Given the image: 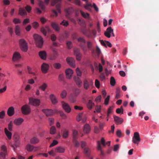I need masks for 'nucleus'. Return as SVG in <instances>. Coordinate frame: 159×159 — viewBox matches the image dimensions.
Here are the masks:
<instances>
[{"label":"nucleus","mask_w":159,"mask_h":159,"mask_svg":"<svg viewBox=\"0 0 159 159\" xmlns=\"http://www.w3.org/2000/svg\"><path fill=\"white\" fill-rule=\"evenodd\" d=\"M53 67L56 69H59L61 67V65L58 63H55L53 64Z\"/></svg>","instance_id":"8fccbe9b"},{"label":"nucleus","mask_w":159,"mask_h":159,"mask_svg":"<svg viewBox=\"0 0 159 159\" xmlns=\"http://www.w3.org/2000/svg\"><path fill=\"white\" fill-rule=\"evenodd\" d=\"M51 26L52 28L56 31L58 32L60 30V28L58 24L55 22H52L51 23Z\"/></svg>","instance_id":"6ab92c4d"},{"label":"nucleus","mask_w":159,"mask_h":159,"mask_svg":"<svg viewBox=\"0 0 159 159\" xmlns=\"http://www.w3.org/2000/svg\"><path fill=\"white\" fill-rule=\"evenodd\" d=\"M66 46L67 48L70 49L72 48V43L71 41H68L66 42Z\"/></svg>","instance_id":"5fc2aeb1"},{"label":"nucleus","mask_w":159,"mask_h":159,"mask_svg":"<svg viewBox=\"0 0 159 159\" xmlns=\"http://www.w3.org/2000/svg\"><path fill=\"white\" fill-rule=\"evenodd\" d=\"M33 27L35 29H37L39 26V24L37 22H34L32 24Z\"/></svg>","instance_id":"680f3d73"},{"label":"nucleus","mask_w":159,"mask_h":159,"mask_svg":"<svg viewBox=\"0 0 159 159\" xmlns=\"http://www.w3.org/2000/svg\"><path fill=\"white\" fill-rule=\"evenodd\" d=\"M68 130L66 129H63L62 131V137L64 139H66L68 137Z\"/></svg>","instance_id":"c85d7f7f"},{"label":"nucleus","mask_w":159,"mask_h":159,"mask_svg":"<svg viewBox=\"0 0 159 159\" xmlns=\"http://www.w3.org/2000/svg\"><path fill=\"white\" fill-rule=\"evenodd\" d=\"M113 107L112 106L108 108L107 112V116L108 117L110 114L111 113Z\"/></svg>","instance_id":"4d7b16f0"},{"label":"nucleus","mask_w":159,"mask_h":159,"mask_svg":"<svg viewBox=\"0 0 159 159\" xmlns=\"http://www.w3.org/2000/svg\"><path fill=\"white\" fill-rule=\"evenodd\" d=\"M100 80L102 81H103V80H104L105 79V76L104 73H102L101 74L100 76Z\"/></svg>","instance_id":"338daca9"},{"label":"nucleus","mask_w":159,"mask_h":159,"mask_svg":"<svg viewBox=\"0 0 159 159\" xmlns=\"http://www.w3.org/2000/svg\"><path fill=\"white\" fill-rule=\"evenodd\" d=\"M13 127V123L12 121H10L8 125V129L9 131L12 130V127Z\"/></svg>","instance_id":"864d4df0"},{"label":"nucleus","mask_w":159,"mask_h":159,"mask_svg":"<svg viewBox=\"0 0 159 159\" xmlns=\"http://www.w3.org/2000/svg\"><path fill=\"white\" fill-rule=\"evenodd\" d=\"M21 111L23 114L27 115L30 113L31 109L29 106L25 105L21 107Z\"/></svg>","instance_id":"423d86ee"},{"label":"nucleus","mask_w":159,"mask_h":159,"mask_svg":"<svg viewBox=\"0 0 159 159\" xmlns=\"http://www.w3.org/2000/svg\"><path fill=\"white\" fill-rule=\"evenodd\" d=\"M73 139H76L78 136V132L75 130H74L73 132Z\"/></svg>","instance_id":"603ef678"},{"label":"nucleus","mask_w":159,"mask_h":159,"mask_svg":"<svg viewBox=\"0 0 159 159\" xmlns=\"http://www.w3.org/2000/svg\"><path fill=\"white\" fill-rule=\"evenodd\" d=\"M84 153L86 156L89 157L90 154V149L88 147L85 148L84 149Z\"/></svg>","instance_id":"72a5a7b5"},{"label":"nucleus","mask_w":159,"mask_h":159,"mask_svg":"<svg viewBox=\"0 0 159 159\" xmlns=\"http://www.w3.org/2000/svg\"><path fill=\"white\" fill-rule=\"evenodd\" d=\"M29 103L30 105L34 106H38L40 104V100L37 98H29Z\"/></svg>","instance_id":"39448f33"},{"label":"nucleus","mask_w":159,"mask_h":159,"mask_svg":"<svg viewBox=\"0 0 159 159\" xmlns=\"http://www.w3.org/2000/svg\"><path fill=\"white\" fill-rule=\"evenodd\" d=\"M120 89L119 88H117L116 91V96L115 98L118 99L120 98Z\"/></svg>","instance_id":"4c0bfd02"},{"label":"nucleus","mask_w":159,"mask_h":159,"mask_svg":"<svg viewBox=\"0 0 159 159\" xmlns=\"http://www.w3.org/2000/svg\"><path fill=\"white\" fill-rule=\"evenodd\" d=\"M97 149L98 151H100L101 152V155L103 156L104 155V153L102 150V146L101 144V142L100 141H97Z\"/></svg>","instance_id":"7c9ffc66"},{"label":"nucleus","mask_w":159,"mask_h":159,"mask_svg":"<svg viewBox=\"0 0 159 159\" xmlns=\"http://www.w3.org/2000/svg\"><path fill=\"white\" fill-rule=\"evenodd\" d=\"M5 133L7 137L9 139H11V138L12 134L7 129L5 128L4 129Z\"/></svg>","instance_id":"2f4dec72"},{"label":"nucleus","mask_w":159,"mask_h":159,"mask_svg":"<svg viewBox=\"0 0 159 159\" xmlns=\"http://www.w3.org/2000/svg\"><path fill=\"white\" fill-rule=\"evenodd\" d=\"M53 57L51 58L52 60H55L58 56V53L57 51L55 50H53Z\"/></svg>","instance_id":"a18cd8bd"},{"label":"nucleus","mask_w":159,"mask_h":159,"mask_svg":"<svg viewBox=\"0 0 159 159\" xmlns=\"http://www.w3.org/2000/svg\"><path fill=\"white\" fill-rule=\"evenodd\" d=\"M94 103L91 100H89L87 105L88 108L89 110H91L92 109L93 107L94 106Z\"/></svg>","instance_id":"473e14b6"},{"label":"nucleus","mask_w":159,"mask_h":159,"mask_svg":"<svg viewBox=\"0 0 159 159\" xmlns=\"http://www.w3.org/2000/svg\"><path fill=\"white\" fill-rule=\"evenodd\" d=\"M61 104L63 108L66 112L69 113L71 109L69 104L64 101L61 102Z\"/></svg>","instance_id":"1a4fd4ad"},{"label":"nucleus","mask_w":159,"mask_h":159,"mask_svg":"<svg viewBox=\"0 0 159 159\" xmlns=\"http://www.w3.org/2000/svg\"><path fill=\"white\" fill-rule=\"evenodd\" d=\"M49 98L53 104L55 105L57 103L58 101L54 94H51L49 95Z\"/></svg>","instance_id":"dca6fc26"},{"label":"nucleus","mask_w":159,"mask_h":159,"mask_svg":"<svg viewBox=\"0 0 159 159\" xmlns=\"http://www.w3.org/2000/svg\"><path fill=\"white\" fill-rule=\"evenodd\" d=\"M13 138L14 141L17 142L19 139V136L17 134H15L13 135Z\"/></svg>","instance_id":"69168bd1"},{"label":"nucleus","mask_w":159,"mask_h":159,"mask_svg":"<svg viewBox=\"0 0 159 159\" xmlns=\"http://www.w3.org/2000/svg\"><path fill=\"white\" fill-rule=\"evenodd\" d=\"M124 110L122 106L120 108H117L116 110V112L118 114H123Z\"/></svg>","instance_id":"c03bdc74"},{"label":"nucleus","mask_w":159,"mask_h":159,"mask_svg":"<svg viewBox=\"0 0 159 159\" xmlns=\"http://www.w3.org/2000/svg\"><path fill=\"white\" fill-rule=\"evenodd\" d=\"M65 11L66 12V16L68 17L69 15L72 14L74 11V9L72 7H69L65 9Z\"/></svg>","instance_id":"5701e85b"},{"label":"nucleus","mask_w":159,"mask_h":159,"mask_svg":"<svg viewBox=\"0 0 159 159\" xmlns=\"http://www.w3.org/2000/svg\"><path fill=\"white\" fill-rule=\"evenodd\" d=\"M24 121V119L21 118L16 119L14 120L13 122L15 125L17 126L21 125Z\"/></svg>","instance_id":"a211bd4d"},{"label":"nucleus","mask_w":159,"mask_h":159,"mask_svg":"<svg viewBox=\"0 0 159 159\" xmlns=\"http://www.w3.org/2000/svg\"><path fill=\"white\" fill-rule=\"evenodd\" d=\"M19 43L21 50L23 52H26L28 50L27 43L25 40L23 39L20 40Z\"/></svg>","instance_id":"7ed1b4c3"},{"label":"nucleus","mask_w":159,"mask_h":159,"mask_svg":"<svg viewBox=\"0 0 159 159\" xmlns=\"http://www.w3.org/2000/svg\"><path fill=\"white\" fill-rule=\"evenodd\" d=\"M56 128L54 126H52L50 129V133L52 134H54L56 133Z\"/></svg>","instance_id":"37998d69"},{"label":"nucleus","mask_w":159,"mask_h":159,"mask_svg":"<svg viewBox=\"0 0 159 159\" xmlns=\"http://www.w3.org/2000/svg\"><path fill=\"white\" fill-rule=\"evenodd\" d=\"M100 41L101 44L105 47H107V46H108L109 47H112L111 43L108 41H104L102 40H100Z\"/></svg>","instance_id":"b1692460"},{"label":"nucleus","mask_w":159,"mask_h":159,"mask_svg":"<svg viewBox=\"0 0 159 159\" xmlns=\"http://www.w3.org/2000/svg\"><path fill=\"white\" fill-rule=\"evenodd\" d=\"M15 33L17 35H19L20 34V28L18 25H16L15 26Z\"/></svg>","instance_id":"58836bf2"},{"label":"nucleus","mask_w":159,"mask_h":159,"mask_svg":"<svg viewBox=\"0 0 159 159\" xmlns=\"http://www.w3.org/2000/svg\"><path fill=\"white\" fill-rule=\"evenodd\" d=\"M93 84V82L91 80H87L85 79L84 82V88L87 90L89 89L90 87L92 86Z\"/></svg>","instance_id":"6e6552de"},{"label":"nucleus","mask_w":159,"mask_h":159,"mask_svg":"<svg viewBox=\"0 0 159 159\" xmlns=\"http://www.w3.org/2000/svg\"><path fill=\"white\" fill-rule=\"evenodd\" d=\"M33 37L37 46L39 48H41L43 42L42 37L37 34H34Z\"/></svg>","instance_id":"f257e3e1"},{"label":"nucleus","mask_w":159,"mask_h":159,"mask_svg":"<svg viewBox=\"0 0 159 159\" xmlns=\"http://www.w3.org/2000/svg\"><path fill=\"white\" fill-rule=\"evenodd\" d=\"M50 29L48 26H46L45 27H42L41 29V32L45 35L47 34V32H50Z\"/></svg>","instance_id":"412c9836"},{"label":"nucleus","mask_w":159,"mask_h":159,"mask_svg":"<svg viewBox=\"0 0 159 159\" xmlns=\"http://www.w3.org/2000/svg\"><path fill=\"white\" fill-rule=\"evenodd\" d=\"M39 142V139L37 137H34L30 140V142L33 144H35L38 143Z\"/></svg>","instance_id":"c756f323"},{"label":"nucleus","mask_w":159,"mask_h":159,"mask_svg":"<svg viewBox=\"0 0 159 159\" xmlns=\"http://www.w3.org/2000/svg\"><path fill=\"white\" fill-rule=\"evenodd\" d=\"M114 118L116 124L117 125L121 124L124 121L122 118L116 116H114Z\"/></svg>","instance_id":"2eb2a0df"},{"label":"nucleus","mask_w":159,"mask_h":159,"mask_svg":"<svg viewBox=\"0 0 159 159\" xmlns=\"http://www.w3.org/2000/svg\"><path fill=\"white\" fill-rule=\"evenodd\" d=\"M42 111L46 116H51L53 113V111L51 109H43Z\"/></svg>","instance_id":"f3484780"},{"label":"nucleus","mask_w":159,"mask_h":159,"mask_svg":"<svg viewBox=\"0 0 159 159\" xmlns=\"http://www.w3.org/2000/svg\"><path fill=\"white\" fill-rule=\"evenodd\" d=\"M67 95V92L65 90H63L60 94V96L62 98H65Z\"/></svg>","instance_id":"49530a36"},{"label":"nucleus","mask_w":159,"mask_h":159,"mask_svg":"<svg viewBox=\"0 0 159 159\" xmlns=\"http://www.w3.org/2000/svg\"><path fill=\"white\" fill-rule=\"evenodd\" d=\"M47 87L48 85L47 84L45 83H43L39 87V88L43 91H44Z\"/></svg>","instance_id":"79ce46f5"},{"label":"nucleus","mask_w":159,"mask_h":159,"mask_svg":"<svg viewBox=\"0 0 159 159\" xmlns=\"http://www.w3.org/2000/svg\"><path fill=\"white\" fill-rule=\"evenodd\" d=\"M7 114L10 116H13L15 114L14 108L11 107H9L7 111Z\"/></svg>","instance_id":"4be33fe9"},{"label":"nucleus","mask_w":159,"mask_h":159,"mask_svg":"<svg viewBox=\"0 0 159 159\" xmlns=\"http://www.w3.org/2000/svg\"><path fill=\"white\" fill-rule=\"evenodd\" d=\"M65 149L61 147H59L55 149V152L57 153H63L64 152Z\"/></svg>","instance_id":"cd10ccee"},{"label":"nucleus","mask_w":159,"mask_h":159,"mask_svg":"<svg viewBox=\"0 0 159 159\" xmlns=\"http://www.w3.org/2000/svg\"><path fill=\"white\" fill-rule=\"evenodd\" d=\"M113 31V29H112L111 27H109L107 29L106 31L104 32V35L107 37L110 38L111 36V34Z\"/></svg>","instance_id":"ddd939ff"},{"label":"nucleus","mask_w":159,"mask_h":159,"mask_svg":"<svg viewBox=\"0 0 159 159\" xmlns=\"http://www.w3.org/2000/svg\"><path fill=\"white\" fill-rule=\"evenodd\" d=\"M19 14L21 16H23L26 15L27 13L25 9L22 8H20L19 10Z\"/></svg>","instance_id":"f704fd0d"},{"label":"nucleus","mask_w":159,"mask_h":159,"mask_svg":"<svg viewBox=\"0 0 159 159\" xmlns=\"http://www.w3.org/2000/svg\"><path fill=\"white\" fill-rule=\"evenodd\" d=\"M68 63L73 68L75 67V60L72 57H67L66 59Z\"/></svg>","instance_id":"f8f14e48"},{"label":"nucleus","mask_w":159,"mask_h":159,"mask_svg":"<svg viewBox=\"0 0 159 159\" xmlns=\"http://www.w3.org/2000/svg\"><path fill=\"white\" fill-rule=\"evenodd\" d=\"M95 110L97 112L99 113L101 110V106L100 105H97L95 107Z\"/></svg>","instance_id":"e2e57ef3"},{"label":"nucleus","mask_w":159,"mask_h":159,"mask_svg":"<svg viewBox=\"0 0 159 159\" xmlns=\"http://www.w3.org/2000/svg\"><path fill=\"white\" fill-rule=\"evenodd\" d=\"M86 43L88 49H91L93 47V43L90 40L87 41Z\"/></svg>","instance_id":"e433bc0d"},{"label":"nucleus","mask_w":159,"mask_h":159,"mask_svg":"<svg viewBox=\"0 0 159 159\" xmlns=\"http://www.w3.org/2000/svg\"><path fill=\"white\" fill-rule=\"evenodd\" d=\"M78 41L80 43V46L81 48L83 51L86 52L87 51V49L85 46V44L86 41L83 37H80L77 38Z\"/></svg>","instance_id":"f03ea898"},{"label":"nucleus","mask_w":159,"mask_h":159,"mask_svg":"<svg viewBox=\"0 0 159 159\" xmlns=\"http://www.w3.org/2000/svg\"><path fill=\"white\" fill-rule=\"evenodd\" d=\"M86 4L84 5V8L89 11H91V8L92 7V5L91 3H86Z\"/></svg>","instance_id":"ea45409f"},{"label":"nucleus","mask_w":159,"mask_h":159,"mask_svg":"<svg viewBox=\"0 0 159 159\" xmlns=\"http://www.w3.org/2000/svg\"><path fill=\"white\" fill-rule=\"evenodd\" d=\"M80 12L82 16L84 18L88 20L90 19L89 15L88 13H84L81 10H80Z\"/></svg>","instance_id":"c9c22d12"},{"label":"nucleus","mask_w":159,"mask_h":159,"mask_svg":"<svg viewBox=\"0 0 159 159\" xmlns=\"http://www.w3.org/2000/svg\"><path fill=\"white\" fill-rule=\"evenodd\" d=\"M50 1V0H44V2L41 1H39V5L41 9L42 10H45V4L46 5H48L49 2Z\"/></svg>","instance_id":"9d476101"},{"label":"nucleus","mask_w":159,"mask_h":159,"mask_svg":"<svg viewBox=\"0 0 159 159\" xmlns=\"http://www.w3.org/2000/svg\"><path fill=\"white\" fill-rule=\"evenodd\" d=\"M7 155V148L5 144L2 145L1 147V157L5 159Z\"/></svg>","instance_id":"20e7f679"},{"label":"nucleus","mask_w":159,"mask_h":159,"mask_svg":"<svg viewBox=\"0 0 159 159\" xmlns=\"http://www.w3.org/2000/svg\"><path fill=\"white\" fill-rule=\"evenodd\" d=\"M61 1V0H52L51 3V5L54 6L56 3L60 2Z\"/></svg>","instance_id":"13d9d810"},{"label":"nucleus","mask_w":159,"mask_h":159,"mask_svg":"<svg viewBox=\"0 0 159 159\" xmlns=\"http://www.w3.org/2000/svg\"><path fill=\"white\" fill-rule=\"evenodd\" d=\"M27 69L28 72L29 74H31L34 75H35V73L33 71L32 69L30 67L28 66Z\"/></svg>","instance_id":"de8ad7c7"},{"label":"nucleus","mask_w":159,"mask_h":159,"mask_svg":"<svg viewBox=\"0 0 159 159\" xmlns=\"http://www.w3.org/2000/svg\"><path fill=\"white\" fill-rule=\"evenodd\" d=\"M95 86L98 88H99L100 87V82L99 81L96 79L95 81Z\"/></svg>","instance_id":"0e129e2a"},{"label":"nucleus","mask_w":159,"mask_h":159,"mask_svg":"<svg viewBox=\"0 0 159 159\" xmlns=\"http://www.w3.org/2000/svg\"><path fill=\"white\" fill-rule=\"evenodd\" d=\"M20 58V54L17 52H15L13 54L12 60L14 61H19Z\"/></svg>","instance_id":"9b49d317"},{"label":"nucleus","mask_w":159,"mask_h":159,"mask_svg":"<svg viewBox=\"0 0 159 159\" xmlns=\"http://www.w3.org/2000/svg\"><path fill=\"white\" fill-rule=\"evenodd\" d=\"M60 24L61 25L66 27L69 25V23L68 21H66L65 20H63L61 23Z\"/></svg>","instance_id":"3c124183"},{"label":"nucleus","mask_w":159,"mask_h":159,"mask_svg":"<svg viewBox=\"0 0 159 159\" xmlns=\"http://www.w3.org/2000/svg\"><path fill=\"white\" fill-rule=\"evenodd\" d=\"M65 73L67 78L68 79H70L73 73V71L70 69H68L66 70Z\"/></svg>","instance_id":"aec40b11"},{"label":"nucleus","mask_w":159,"mask_h":159,"mask_svg":"<svg viewBox=\"0 0 159 159\" xmlns=\"http://www.w3.org/2000/svg\"><path fill=\"white\" fill-rule=\"evenodd\" d=\"M49 68V66L48 64L43 63L41 65V69L42 72L43 73H46Z\"/></svg>","instance_id":"4468645a"},{"label":"nucleus","mask_w":159,"mask_h":159,"mask_svg":"<svg viewBox=\"0 0 159 159\" xmlns=\"http://www.w3.org/2000/svg\"><path fill=\"white\" fill-rule=\"evenodd\" d=\"M39 55L42 59L45 60L47 57V54L45 51H41L39 52Z\"/></svg>","instance_id":"a878e982"},{"label":"nucleus","mask_w":159,"mask_h":159,"mask_svg":"<svg viewBox=\"0 0 159 159\" xmlns=\"http://www.w3.org/2000/svg\"><path fill=\"white\" fill-rule=\"evenodd\" d=\"M110 83L111 85L112 86H114L115 85L116 80L113 77H111Z\"/></svg>","instance_id":"09e8293b"},{"label":"nucleus","mask_w":159,"mask_h":159,"mask_svg":"<svg viewBox=\"0 0 159 159\" xmlns=\"http://www.w3.org/2000/svg\"><path fill=\"white\" fill-rule=\"evenodd\" d=\"M49 123L50 125H52L54 123V120L52 118H48Z\"/></svg>","instance_id":"6e6d98bb"},{"label":"nucleus","mask_w":159,"mask_h":159,"mask_svg":"<svg viewBox=\"0 0 159 159\" xmlns=\"http://www.w3.org/2000/svg\"><path fill=\"white\" fill-rule=\"evenodd\" d=\"M110 96L109 95H108L107 98H106L105 100L104 104L105 105H107L108 104L109 102V99Z\"/></svg>","instance_id":"052dcab7"},{"label":"nucleus","mask_w":159,"mask_h":159,"mask_svg":"<svg viewBox=\"0 0 159 159\" xmlns=\"http://www.w3.org/2000/svg\"><path fill=\"white\" fill-rule=\"evenodd\" d=\"M140 141V138L139 133L135 132L134 133L132 138V142L135 144H138Z\"/></svg>","instance_id":"0eeeda50"},{"label":"nucleus","mask_w":159,"mask_h":159,"mask_svg":"<svg viewBox=\"0 0 159 159\" xmlns=\"http://www.w3.org/2000/svg\"><path fill=\"white\" fill-rule=\"evenodd\" d=\"M80 31L84 35H86L88 32V30L84 28H81Z\"/></svg>","instance_id":"774afa93"},{"label":"nucleus","mask_w":159,"mask_h":159,"mask_svg":"<svg viewBox=\"0 0 159 159\" xmlns=\"http://www.w3.org/2000/svg\"><path fill=\"white\" fill-rule=\"evenodd\" d=\"M74 80L79 87L81 86L82 82L79 77H74Z\"/></svg>","instance_id":"bb28decb"},{"label":"nucleus","mask_w":159,"mask_h":159,"mask_svg":"<svg viewBox=\"0 0 159 159\" xmlns=\"http://www.w3.org/2000/svg\"><path fill=\"white\" fill-rule=\"evenodd\" d=\"M26 148L28 151L31 152L33 151V146L29 144L26 145Z\"/></svg>","instance_id":"a19ab883"},{"label":"nucleus","mask_w":159,"mask_h":159,"mask_svg":"<svg viewBox=\"0 0 159 159\" xmlns=\"http://www.w3.org/2000/svg\"><path fill=\"white\" fill-rule=\"evenodd\" d=\"M76 71L77 75L78 76H81L82 75V73L78 68H77L76 69Z\"/></svg>","instance_id":"bf43d9fd"},{"label":"nucleus","mask_w":159,"mask_h":159,"mask_svg":"<svg viewBox=\"0 0 159 159\" xmlns=\"http://www.w3.org/2000/svg\"><path fill=\"white\" fill-rule=\"evenodd\" d=\"M90 131V127L88 124H86L84 126L83 131L86 134L89 133Z\"/></svg>","instance_id":"393cba45"}]
</instances>
